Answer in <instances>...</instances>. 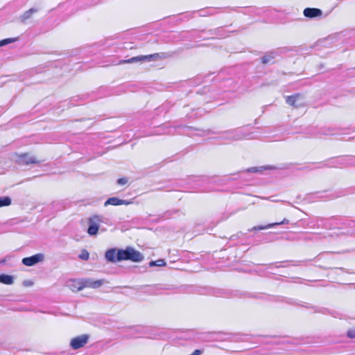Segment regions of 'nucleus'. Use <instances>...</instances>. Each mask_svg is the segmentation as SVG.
<instances>
[{"mask_svg":"<svg viewBox=\"0 0 355 355\" xmlns=\"http://www.w3.org/2000/svg\"><path fill=\"white\" fill-rule=\"evenodd\" d=\"M83 282L84 284V288H99L103 284V280H93L91 279H83Z\"/></svg>","mask_w":355,"mask_h":355,"instance_id":"9b49d317","label":"nucleus"},{"mask_svg":"<svg viewBox=\"0 0 355 355\" xmlns=\"http://www.w3.org/2000/svg\"><path fill=\"white\" fill-rule=\"evenodd\" d=\"M166 265V262L164 259H158L157 261H151L149 263V266H164Z\"/></svg>","mask_w":355,"mask_h":355,"instance_id":"6ab92c4d","label":"nucleus"},{"mask_svg":"<svg viewBox=\"0 0 355 355\" xmlns=\"http://www.w3.org/2000/svg\"><path fill=\"white\" fill-rule=\"evenodd\" d=\"M261 170L259 169V168H257V167H252V168H250L248 169V171L252 172V173H257V172H259Z\"/></svg>","mask_w":355,"mask_h":355,"instance_id":"b1692460","label":"nucleus"},{"mask_svg":"<svg viewBox=\"0 0 355 355\" xmlns=\"http://www.w3.org/2000/svg\"><path fill=\"white\" fill-rule=\"evenodd\" d=\"M121 202H122L121 203V205H128L131 204V202L129 200H121Z\"/></svg>","mask_w":355,"mask_h":355,"instance_id":"a878e982","label":"nucleus"},{"mask_svg":"<svg viewBox=\"0 0 355 355\" xmlns=\"http://www.w3.org/2000/svg\"><path fill=\"white\" fill-rule=\"evenodd\" d=\"M78 257L82 260H87L89 257V254L86 250H83Z\"/></svg>","mask_w":355,"mask_h":355,"instance_id":"aec40b11","label":"nucleus"},{"mask_svg":"<svg viewBox=\"0 0 355 355\" xmlns=\"http://www.w3.org/2000/svg\"><path fill=\"white\" fill-rule=\"evenodd\" d=\"M261 169H262V168H265V169H266V168H272V167L268 166L261 167Z\"/></svg>","mask_w":355,"mask_h":355,"instance_id":"bb28decb","label":"nucleus"},{"mask_svg":"<svg viewBox=\"0 0 355 355\" xmlns=\"http://www.w3.org/2000/svg\"><path fill=\"white\" fill-rule=\"evenodd\" d=\"M101 222H103V217L101 216L95 215L89 218L87 233L90 236L96 235L99 229V224Z\"/></svg>","mask_w":355,"mask_h":355,"instance_id":"20e7f679","label":"nucleus"},{"mask_svg":"<svg viewBox=\"0 0 355 355\" xmlns=\"http://www.w3.org/2000/svg\"><path fill=\"white\" fill-rule=\"evenodd\" d=\"M0 282L6 285H10L13 283V277L12 276L8 275H1Z\"/></svg>","mask_w":355,"mask_h":355,"instance_id":"dca6fc26","label":"nucleus"},{"mask_svg":"<svg viewBox=\"0 0 355 355\" xmlns=\"http://www.w3.org/2000/svg\"><path fill=\"white\" fill-rule=\"evenodd\" d=\"M128 182V179L125 178H119L117 180V183L121 185L125 184Z\"/></svg>","mask_w":355,"mask_h":355,"instance_id":"4be33fe9","label":"nucleus"},{"mask_svg":"<svg viewBox=\"0 0 355 355\" xmlns=\"http://www.w3.org/2000/svg\"><path fill=\"white\" fill-rule=\"evenodd\" d=\"M25 285H27V286H28V285H31V283H30V282L25 283Z\"/></svg>","mask_w":355,"mask_h":355,"instance_id":"cd10ccee","label":"nucleus"},{"mask_svg":"<svg viewBox=\"0 0 355 355\" xmlns=\"http://www.w3.org/2000/svg\"><path fill=\"white\" fill-rule=\"evenodd\" d=\"M164 58V54H159V53H153L150 55H139L132 57L128 60H122L121 61V63H133L137 62H141V61H152V60H160Z\"/></svg>","mask_w":355,"mask_h":355,"instance_id":"f03ea898","label":"nucleus"},{"mask_svg":"<svg viewBox=\"0 0 355 355\" xmlns=\"http://www.w3.org/2000/svg\"><path fill=\"white\" fill-rule=\"evenodd\" d=\"M248 135L243 129H236L226 131L224 132L223 137L231 141H236L246 139L248 137Z\"/></svg>","mask_w":355,"mask_h":355,"instance_id":"7ed1b4c3","label":"nucleus"},{"mask_svg":"<svg viewBox=\"0 0 355 355\" xmlns=\"http://www.w3.org/2000/svg\"><path fill=\"white\" fill-rule=\"evenodd\" d=\"M89 336L83 334L71 339L70 345L73 349H78L83 347L87 342Z\"/></svg>","mask_w":355,"mask_h":355,"instance_id":"0eeeda50","label":"nucleus"},{"mask_svg":"<svg viewBox=\"0 0 355 355\" xmlns=\"http://www.w3.org/2000/svg\"><path fill=\"white\" fill-rule=\"evenodd\" d=\"M11 202V198L8 196L0 197V207L9 206Z\"/></svg>","mask_w":355,"mask_h":355,"instance_id":"f3484780","label":"nucleus"},{"mask_svg":"<svg viewBox=\"0 0 355 355\" xmlns=\"http://www.w3.org/2000/svg\"><path fill=\"white\" fill-rule=\"evenodd\" d=\"M15 161L21 165H28L30 164H37L40 162L35 156L28 153L16 155Z\"/></svg>","mask_w":355,"mask_h":355,"instance_id":"39448f33","label":"nucleus"},{"mask_svg":"<svg viewBox=\"0 0 355 355\" xmlns=\"http://www.w3.org/2000/svg\"><path fill=\"white\" fill-rule=\"evenodd\" d=\"M15 40H16V39H15V38H8V39L2 40L0 41V47L3 46L4 45L8 44L10 43H12V42H15Z\"/></svg>","mask_w":355,"mask_h":355,"instance_id":"412c9836","label":"nucleus"},{"mask_svg":"<svg viewBox=\"0 0 355 355\" xmlns=\"http://www.w3.org/2000/svg\"><path fill=\"white\" fill-rule=\"evenodd\" d=\"M202 354V351L200 349H196L193 352V353L190 355H200Z\"/></svg>","mask_w":355,"mask_h":355,"instance_id":"393cba45","label":"nucleus"},{"mask_svg":"<svg viewBox=\"0 0 355 355\" xmlns=\"http://www.w3.org/2000/svg\"><path fill=\"white\" fill-rule=\"evenodd\" d=\"M44 256L43 254H36L31 257H25L22 259V263L26 266H33L39 262L44 260Z\"/></svg>","mask_w":355,"mask_h":355,"instance_id":"6e6552de","label":"nucleus"},{"mask_svg":"<svg viewBox=\"0 0 355 355\" xmlns=\"http://www.w3.org/2000/svg\"><path fill=\"white\" fill-rule=\"evenodd\" d=\"M144 259V255L132 247L118 250V260H130L133 262H140Z\"/></svg>","mask_w":355,"mask_h":355,"instance_id":"f257e3e1","label":"nucleus"},{"mask_svg":"<svg viewBox=\"0 0 355 355\" xmlns=\"http://www.w3.org/2000/svg\"><path fill=\"white\" fill-rule=\"evenodd\" d=\"M347 335L349 338H355V330L348 331Z\"/></svg>","mask_w":355,"mask_h":355,"instance_id":"5701e85b","label":"nucleus"},{"mask_svg":"<svg viewBox=\"0 0 355 355\" xmlns=\"http://www.w3.org/2000/svg\"><path fill=\"white\" fill-rule=\"evenodd\" d=\"M275 58V53L271 52L269 53H267L262 58V62L263 64H268L270 63Z\"/></svg>","mask_w":355,"mask_h":355,"instance_id":"a211bd4d","label":"nucleus"},{"mask_svg":"<svg viewBox=\"0 0 355 355\" xmlns=\"http://www.w3.org/2000/svg\"><path fill=\"white\" fill-rule=\"evenodd\" d=\"M105 258L108 262L116 263L120 261L118 260V250L116 248H111L106 251Z\"/></svg>","mask_w":355,"mask_h":355,"instance_id":"1a4fd4ad","label":"nucleus"},{"mask_svg":"<svg viewBox=\"0 0 355 355\" xmlns=\"http://www.w3.org/2000/svg\"><path fill=\"white\" fill-rule=\"evenodd\" d=\"M288 223H289L288 220L284 218L281 222L270 223V224H268V225H267L266 226L254 227V229L256 230H266V229L271 228V227H273L275 226L282 225V224H288Z\"/></svg>","mask_w":355,"mask_h":355,"instance_id":"ddd939ff","label":"nucleus"},{"mask_svg":"<svg viewBox=\"0 0 355 355\" xmlns=\"http://www.w3.org/2000/svg\"><path fill=\"white\" fill-rule=\"evenodd\" d=\"M68 287L73 292L81 291L84 288V284L82 280H70L68 282Z\"/></svg>","mask_w":355,"mask_h":355,"instance_id":"f8f14e48","label":"nucleus"},{"mask_svg":"<svg viewBox=\"0 0 355 355\" xmlns=\"http://www.w3.org/2000/svg\"><path fill=\"white\" fill-rule=\"evenodd\" d=\"M121 199H119L116 197H112V198H108L104 205L106 207L107 205H114V206H118V205H121Z\"/></svg>","mask_w":355,"mask_h":355,"instance_id":"2eb2a0df","label":"nucleus"},{"mask_svg":"<svg viewBox=\"0 0 355 355\" xmlns=\"http://www.w3.org/2000/svg\"><path fill=\"white\" fill-rule=\"evenodd\" d=\"M286 103L295 107L304 106L305 104L304 97L300 94H295L286 97Z\"/></svg>","mask_w":355,"mask_h":355,"instance_id":"423d86ee","label":"nucleus"},{"mask_svg":"<svg viewBox=\"0 0 355 355\" xmlns=\"http://www.w3.org/2000/svg\"><path fill=\"white\" fill-rule=\"evenodd\" d=\"M37 12V10L35 8H31L28 10L26 11L21 17V21L24 23L27 19H30L32 15Z\"/></svg>","mask_w":355,"mask_h":355,"instance_id":"4468645a","label":"nucleus"},{"mask_svg":"<svg viewBox=\"0 0 355 355\" xmlns=\"http://www.w3.org/2000/svg\"><path fill=\"white\" fill-rule=\"evenodd\" d=\"M303 13L306 17L313 18L322 15V12L319 8H306L304 10Z\"/></svg>","mask_w":355,"mask_h":355,"instance_id":"9d476101","label":"nucleus"}]
</instances>
